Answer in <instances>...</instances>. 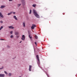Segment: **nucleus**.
<instances>
[{
  "label": "nucleus",
  "instance_id": "473e14b6",
  "mask_svg": "<svg viewBox=\"0 0 77 77\" xmlns=\"http://www.w3.org/2000/svg\"><path fill=\"white\" fill-rule=\"evenodd\" d=\"M7 47H8V48H9V47H9V46H7Z\"/></svg>",
  "mask_w": 77,
  "mask_h": 77
},
{
  "label": "nucleus",
  "instance_id": "412c9836",
  "mask_svg": "<svg viewBox=\"0 0 77 77\" xmlns=\"http://www.w3.org/2000/svg\"><path fill=\"white\" fill-rule=\"evenodd\" d=\"M13 35H11V38H13Z\"/></svg>",
  "mask_w": 77,
  "mask_h": 77
},
{
  "label": "nucleus",
  "instance_id": "f3484780",
  "mask_svg": "<svg viewBox=\"0 0 77 77\" xmlns=\"http://www.w3.org/2000/svg\"><path fill=\"white\" fill-rule=\"evenodd\" d=\"M36 6V5H34H34H32V6L33 7H35V6Z\"/></svg>",
  "mask_w": 77,
  "mask_h": 77
},
{
  "label": "nucleus",
  "instance_id": "f8f14e48",
  "mask_svg": "<svg viewBox=\"0 0 77 77\" xmlns=\"http://www.w3.org/2000/svg\"><path fill=\"white\" fill-rule=\"evenodd\" d=\"M23 27H25V24L24 23H23Z\"/></svg>",
  "mask_w": 77,
  "mask_h": 77
},
{
  "label": "nucleus",
  "instance_id": "393cba45",
  "mask_svg": "<svg viewBox=\"0 0 77 77\" xmlns=\"http://www.w3.org/2000/svg\"><path fill=\"white\" fill-rule=\"evenodd\" d=\"M13 13L14 14H15L16 13L15 12H13Z\"/></svg>",
  "mask_w": 77,
  "mask_h": 77
},
{
  "label": "nucleus",
  "instance_id": "7ed1b4c3",
  "mask_svg": "<svg viewBox=\"0 0 77 77\" xmlns=\"http://www.w3.org/2000/svg\"><path fill=\"white\" fill-rule=\"evenodd\" d=\"M36 57L37 60L38 61V62L39 63L40 62V60H39V56L38 55H37L36 56Z\"/></svg>",
  "mask_w": 77,
  "mask_h": 77
},
{
  "label": "nucleus",
  "instance_id": "72a5a7b5",
  "mask_svg": "<svg viewBox=\"0 0 77 77\" xmlns=\"http://www.w3.org/2000/svg\"><path fill=\"white\" fill-rule=\"evenodd\" d=\"M19 77H21V76H20Z\"/></svg>",
  "mask_w": 77,
  "mask_h": 77
},
{
  "label": "nucleus",
  "instance_id": "4468645a",
  "mask_svg": "<svg viewBox=\"0 0 77 77\" xmlns=\"http://www.w3.org/2000/svg\"><path fill=\"white\" fill-rule=\"evenodd\" d=\"M13 12H10V13L8 14V15H10L11 14L13 13Z\"/></svg>",
  "mask_w": 77,
  "mask_h": 77
},
{
  "label": "nucleus",
  "instance_id": "6ab92c4d",
  "mask_svg": "<svg viewBox=\"0 0 77 77\" xmlns=\"http://www.w3.org/2000/svg\"><path fill=\"white\" fill-rule=\"evenodd\" d=\"M3 28V27L2 26L1 28H0V30H1L2 28Z\"/></svg>",
  "mask_w": 77,
  "mask_h": 77
},
{
  "label": "nucleus",
  "instance_id": "2eb2a0df",
  "mask_svg": "<svg viewBox=\"0 0 77 77\" xmlns=\"http://www.w3.org/2000/svg\"><path fill=\"white\" fill-rule=\"evenodd\" d=\"M18 34H19V32H17L15 33V35H18Z\"/></svg>",
  "mask_w": 77,
  "mask_h": 77
},
{
  "label": "nucleus",
  "instance_id": "c756f323",
  "mask_svg": "<svg viewBox=\"0 0 77 77\" xmlns=\"http://www.w3.org/2000/svg\"><path fill=\"white\" fill-rule=\"evenodd\" d=\"M0 40H4L3 39H0Z\"/></svg>",
  "mask_w": 77,
  "mask_h": 77
},
{
  "label": "nucleus",
  "instance_id": "0eeeda50",
  "mask_svg": "<svg viewBox=\"0 0 77 77\" xmlns=\"http://www.w3.org/2000/svg\"><path fill=\"white\" fill-rule=\"evenodd\" d=\"M0 77H5V75L4 74H0Z\"/></svg>",
  "mask_w": 77,
  "mask_h": 77
},
{
  "label": "nucleus",
  "instance_id": "f257e3e1",
  "mask_svg": "<svg viewBox=\"0 0 77 77\" xmlns=\"http://www.w3.org/2000/svg\"><path fill=\"white\" fill-rule=\"evenodd\" d=\"M33 14L35 15V16L37 18H40L39 15H38V14L37 13V12H36V11L34 9L33 11Z\"/></svg>",
  "mask_w": 77,
  "mask_h": 77
},
{
  "label": "nucleus",
  "instance_id": "f03ea898",
  "mask_svg": "<svg viewBox=\"0 0 77 77\" xmlns=\"http://www.w3.org/2000/svg\"><path fill=\"white\" fill-rule=\"evenodd\" d=\"M36 26L35 24H32V26L31 27V28L33 29H34V27H35Z\"/></svg>",
  "mask_w": 77,
  "mask_h": 77
},
{
  "label": "nucleus",
  "instance_id": "1a4fd4ad",
  "mask_svg": "<svg viewBox=\"0 0 77 77\" xmlns=\"http://www.w3.org/2000/svg\"><path fill=\"white\" fill-rule=\"evenodd\" d=\"M13 18L16 20H18L17 18L15 16H13Z\"/></svg>",
  "mask_w": 77,
  "mask_h": 77
},
{
  "label": "nucleus",
  "instance_id": "b1692460",
  "mask_svg": "<svg viewBox=\"0 0 77 77\" xmlns=\"http://www.w3.org/2000/svg\"><path fill=\"white\" fill-rule=\"evenodd\" d=\"M17 38H19V35H17Z\"/></svg>",
  "mask_w": 77,
  "mask_h": 77
},
{
  "label": "nucleus",
  "instance_id": "7c9ffc66",
  "mask_svg": "<svg viewBox=\"0 0 77 77\" xmlns=\"http://www.w3.org/2000/svg\"><path fill=\"white\" fill-rule=\"evenodd\" d=\"M9 2L12 1V0H9Z\"/></svg>",
  "mask_w": 77,
  "mask_h": 77
},
{
  "label": "nucleus",
  "instance_id": "6e6552de",
  "mask_svg": "<svg viewBox=\"0 0 77 77\" xmlns=\"http://www.w3.org/2000/svg\"><path fill=\"white\" fill-rule=\"evenodd\" d=\"M8 27L10 29H14V27L12 26H8Z\"/></svg>",
  "mask_w": 77,
  "mask_h": 77
},
{
  "label": "nucleus",
  "instance_id": "4be33fe9",
  "mask_svg": "<svg viewBox=\"0 0 77 77\" xmlns=\"http://www.w3.org/2000/svg\"><path fill=\"white\" fill-rule=\"evenodd\" d=\"M5 74H8L7 73L6 71H5Z\"/></svg>",
  "mask_w": 77,
  "mask_h": 77
},
{
  "label": "nucleus",
  "instance_id": "cd10ccee",
  "mask_svg": "<svg viewBox=\"0 0 77 77\" xmlns=\"http://www.w3.org/2000/svg\"><path fill=\"white\" fill-rule=\"evenodd\" d=\"M0 23H3V21H0Z\"/></svg>",
  "mask_w": 77,
  "mask_h": 77
},
{
  "label": "nucleus",
  "instance_id": "dca6fc26",
  "mask_svg": "<svg viewBox=\"0 0 77 77\" xmlns=\"http://www.w3.org/2000/svg\"><path fill=\"white\" fill-rule=\"evenodd\" d=\"M21 5V4H19L17 5V6L19 7Z\"/></svg>",
  "mask_w": 77,
  "mask_h": 77
},
{
  "label": "nucleus",
  "instance_id": "20e7f679",
  "mask_svg": "<svg viewBox=\"0 0 77 77\" xmlns=\"http://www.w3.org/2000/svg\"><path fill=\"white\" fill-rule=\"evenodd\" d=\"M21 39L23 40L24 41L25 39V36L24 35H23L22 36V38H21Z\"/></svg>",
  "mask_w": 77,
  "mask_h": 77
},
{
  "label": "nucleus",
  "instance_id": "ddd939ff",
  "mask_svg": "<svg viewBox=\"0 0 77 77\" xmlns=\"http://www.w3.org/2000/svg\"><path fill=\"white\" fill-rule=\"evenodd\" d=\"M35 37L36 39H38V37L36 35H35Z\"/></svg>",
  "mask_w": 77,
  "mask_h": 77
},
{
  "label": "nucleus",
  "instance_id": "a211bd4d",
  "mask_svg": "<svg viewBox=\"0 0 77 77\" xmlns=\"http://www.w3.org/2000/svg\"><path fill=\"white\" fill-rule=\"evenodd\" d=\"M32 13V10H30L29 11V14H30Z\"/></svg>",
  "mask_w": 77,
  "mask_h": 77
},
{
  "label": "nucleus",
  "instance_id": "c85d7f7f",
  "mask_svg": "<svg viewBox=\"0 0 77 77\" xmlns=\"http://www.w3.org/2000/svg\"><path fill=\"white\" fill-rule=\"evenodd\" d=\"M3 68V67H2V68H0V69H2Z\"/></svg>",
  "mask_w": 77,
  "mask_h": 77
},
{
  "label": "nucleus",
  "instance_id": "5701e85b",
  "mask_svg": "<svg viewBox=\"0 0 77 77\" xmlns=\"http://www.w3.org/2000/svg\"><path fill=\"white\" fill-rule=\"evenodd\" d=\"M29 37L30 38V39H31L32 38V37H30V35H29Z\"/></svg>",
  "mask_w": 77,
  "mask_h": 77
},
{
  "label": "nucleus",
  "instance_id": "2f4dec72",
  "mask_svg": "<svg viewBox=\"0 0 77 77\" xmlns=\"http://www.w3.org/2000/svg\"><path fill=\"white\" fill-rule=\"evenodd\" d=\"M22 42V41H21L20 42V43H21Z\"/></svg>",
  "mask_w": 77,
  "mask_h": 77
},
{
  "label": "nucleus",
  "instance_id": "a878e982",
  "mask_svg": "<svg viewBox=\"0 0 77 77\" xmlns=\"http://www.w3.org/2000/svg\"><path fill=\"white\" fill-rule=\"evenodd\" d=\"M12 32H13V31H11V32H10V33H11V34H12Z\"/></svg>",
  "mask_w": 77,
  "mask_h": 77
},
{
  "label": "nucleus",
  "instance_id": "9d476101",
  "mask_svg": "<svg viewBox=\"0 0 77 77\" xmlns=\"http://www.w3.org/2000/svg\"><path fill=\"white\" fill-rule=\"evenodd\" d=\"M0 16L2 18H3V15L2 14V13L0 12Z\"/></svg>",
  "mask_w": 77,
  "mask_h": 77
},
{
  "label": "nucleus",
  "instance_id": "423d86ee",
  "mask_svg": "<svg viewBox=\"0 0 77 77\" xmlns=\"http://www.w3.org/2000/svg\"><path fill=\"white\" fill-rule=\"evenodd\" d=\"M32 67V66L31 65H30L29 66V71H31V69Z\"/></svg>",
  "mask_w": 77,
  "mask_h": 77
},
{
  "label": "nucleus",
  "instance_id": "39448f33",
  "mask_svg": "<svg viewBox=\"0 0 77 77\" xmlns=\"http://www.w3.org/2000/svg\"><path fill=\"white\" fill-rule=\"evenodd\" d=\"M21 1L22 2L23 5H25V2L24 0H21Z\"/></svg>",
  "mask_w": 77,
  "mask_h": 77
},
{
  "label": "nucleus",
  "instance_id": "bb28decb",
  "mask_svg": "<svg viewBox=\"0 0 77 77\" xmlns=\"http://www.w3.org/2000/svg\"><path fill=\"white\" fill-rule=\"evenodd\" d=\"M35 44L36 45H37V44L36 42H35Z\"/></svg>",
  "mask_w": 77,
  "mask_h": 77
},
{
  "label": "nucleus",
  "instance_id": "9b49d317",
  "mask_svg": "<svg viewBox=\"0 0 77 77\" xmlns=\"http://www.w3.org/2000/svg\"><path fill=\"white\" fill-rule=\"evenodd\" d=\"M5 6H2V5L1 7V8H2H2H5Z\"/></svg>",
  "mask_w": 77,
  "mask_h": 77
},
{
  "label": "nucleus",
  "instance_id": "aec40b11",
  "mask_svg": "<svg viewBox=\"0 0 77 77\" xmlns=\"http://www.w3.org/2000/svg\"><path fill=\"white\" fill-rule=\"evenodd\" d=\"M8 75H9V76H11V73H9L8 74Z\"/></svg>",
  "mask_w": 77,
  "mask_h": 77
}]
</instances>
